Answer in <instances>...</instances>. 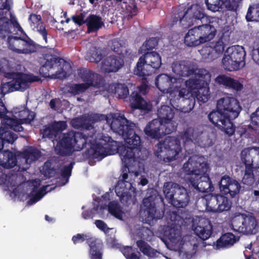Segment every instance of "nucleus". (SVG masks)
<instances>
[{"mask_svg": "<svg viewBox=\"0 0 259 259\" xmlns=\"http://www.w3.org/2000/svg\"><path fill=\"white\" fill-rule=\"evenodd\" d=\"M41 20V16L35 14H31L29 17V24L31 28L35 31H38L42 36L45 42L47 43V32Z\"/></svg>", "mask_w": 259, "mask_h": 259, "instance_id": "nucleus-33", "label": "nucleus"}, {"mask_svg": "<svg viewBox=\"0 0 259 259\" xmlns=\"http://www.w3.org/2000/svg\"><path fill=\"white\" fill-rule=\"evenodd\" d=\"M230 114H208L209 121L229 136L235 132V126L230 119Z\"/></svg>", "mask_w": 259, "mask_h": 259, "instance_id": "nucleus-18", "label": "nucleus"}, {"mask_svg": "<svg viewBox=\"0 0 259 259\" xmlns=\"http://www.w3.org/2000/svg\"><path fill=\"white\" fill-rule=\"evenodd\" d=\"M155 155L165 162H172L177 159L182 151L181 142L178 138L167 136L156 145Z\"/></svg>", "mask_w": 259, "mask_h": 259, "instance_id": "nucleus-6", "label": "nucleus"}, {"mask_svg": "<svg viewBox=\"0 0 259 259\" xmlns=\"http://www.w3.org/2000/svg\"><path fill=\"white\" fill-rule=\"evenodd\" d=\"M8 48L19 54H28L35 51V46L20 37L12 36L8 38Z\"/></svg>", "mask_w": 259, "mask_h": 259, "instance_id": "nucleus-21", "label": "nucleus"}, {"mask_svg": "<svg viewBox=\"0 0 259 259\" xmlns=\"http://www.w3.org/2000/svg\"><path fill=\"white\" fill-rule=\"evenodd\" d=\"M199 52L202 59L206 62H211L218 58L217 54L214 53L212 48L209 46L203 47Z\"/></svg>", "mask_w": 259, "mask_h": 259, "instance_id": "nucleus-50", "label": "nucleus"}, {"mask_svg": "<svg viewBox=\"0 0 259 259\" xmlns=\"http://www.w3.org/2000/svg\"><path fill=\"white\" fill-rule=\"evenodd\" d=\"M172 72L179 77H188L194 75L191 78L198 77V72L201 69H198L197 66L189 61H179L174 62L171 65Z\"/></svg>", "mask_w": 259, "mask_h": 259, "instance_id": "nucleus-13", "label": "nucleus"}, {"mask_svg": "<svg viewBox=\"0 0 259 259\" xmlns=\"http://www.w3.org/2000/svg\"><path fill=\"white\" fill-rule=\"evenodd\" d=\"M225 54L227 55L229 59H232L234 62L239 64V67L242 68L245 65V52L244 48L240 46H234L229 47Z\"/></svg>", "mask_w": 259, "mask_h": 259, "instance_id": "nucleus-26", "label": "nucleus"}, {"mask_svg": "<svg viewBox=\"0 0 259 259\" xmlns=\"http://www.w3.org/2000/svg\"><path fill=\"white\" fill-rule=\"evenodd\" d=\"M209 46L212 48L213 52L217 54V58L224 52L225 49V44L223 38L211 42Z\"/></svg>", "mask_w": 259, "mask_h": 259, "instance_id": "nucleus-54", "label": "nucleus"}, {"mask_svg": "<svg viewBox=\"0 0 259 259\" xmlns=\"http://www.w3.org/2000/svg\"><path fill=\"white\" fill-rule=\"evenodd\" d=\"M166 116L159 118L161 122V128L163 136L169 134L176 131L177 128V123L173 120L175 114H165Z\"/></svg>", "mask_w": 259, "mask_h": 259, "instance_id": "nucleus-35", "label": "nucleus"}, {"mask_svg": "<svg viewBox=\"0 0 259 259\" xmlns=\"http://www.w3.org/2000/svg\"><path fill=\"white\" fill-rule=\"evenodd\" d=\"M109 91L118 98H124L128 94V90L125 84L117 83L110 85Z\"/></svg>", "mask_w": 259, "mask_h": 259, "instance_id": "nucleus-43", "label": "nucleus"}, {"mask_svg": "<svg viewBox=\"0 0 259 259\" xmlns=\"http://www.w3.org/2000/svg\"><path fill=\"white\" fill-rule=\"evenodd\" d=\"M42 171L45 176L50 178L54 177L57 174L56 169L52 167L50 162H46L42 167Z\"/></svg>", "mask_w": 259, "mask_h": 259, "instance_id": "nucleus-60", "label": "nucleus"}, {"mask_svg": "<svg viewBox=\"0 0 259 259\" xmlns=\"http://www.w3.org/2000/svg\"><path fill=\"white\" fill-rule=\"evenodd\" d=\"M123 147L120 150V156L124 164L121 168L122 173L119 177L118 186L115 187V193L119 197L121 203L126 206L135 204L136 189L127 181L128 173H131L130 167L134 166L141 159V150L140 148Z\"/></svg>", "mask_w": 259, "mask_h": 259, "instance_id": "nucleus-2", "label": "nucleus"}, {"mask_svg": "<svg viewBox=\"0 0 259 259\" xmlns=\"http://www.w3.org/2000/svg\"><path fill=\"white\" fill-rule=\"evenodd\" d=\"M241 163L245 167L259 168V147L244 149L240 154Z\"/></svg>", "mask_w": 259, "mask_h": 259, "instance_id": "nucleus-24", "label": "nucleus"}, {"mask_svg": "<svg viewBox=\"0 0 259 259\" xmlns=\"http://www.w3.org/2000/svg\"><path fill=\"white\" fill-rule=\"evenodd\" d=\"M25 160L27 165L25 167H23V169L26 170L29 167V165L32 163L37 160L41 156V154L40 150L36 148L33 146H29L23 150L20 154Z\"/></svg>", "mask_w": 259, "mask_h": 259, "instance_id": "nucleus-31", "label": "nucleus"}, {"mask_svg": "<svg viewBox=\"0 0 259 259\" xmlns=\"http://www.w3.org/2000/svg\"><path fill=\"white\" fill-rule=\"evenodd\" d=\"M24 31L19 25L15 16L11 13V16L6 19H2L0 22V37L4 38L11 37L12 34H18L21 36Z\"/></svg>", "mask_w": 259, "mask_h": 259, "instance_id": "nucleus-15", "label": "nucleus"}, {"mask_svg": "<svg viewBox=\"0 0 259 259\" xmlns=\"http://www.w3.org/2000/svg\"><path fill=\"white\" fill-rule=\"evenodd\" d=\"M158 44L156 38H150L147 40L141 47L140 51L141 53H145L147 51L154 49Z\"/></svg>", "mask_w": 259, "mask_h": 259, "instance_id": "nucleus-57", "label": "nucleus"}, {"mask_svg": "<svg viewBox=\"0 0 259 259\" xmlns=\"http://www.w3.org/2000/svg\"><path fill=\"white\" fill-rule=\"evenodd\" d=\"M195 233L203 240L209 238L212 233V225L208 219H201L194 230Z\"/></svg>", "mask_w": 259, "mask_h": 259, "instance_id": "nucleus-28", "label": "nucleus"}, {"mask_svg": "<svg viewBox=\"0 0 259 259\" xmlns=\"http://www.w3.org/2000/svg\"><path fill=\"white\" fill-rule=\"evenodd\" d=\"M257 168L245 167L244 175L242 180V183L248 186H251L254 182V175L253 171Z\"/></svg>", "mask_w": 259, "mask_h": 259, "instance_id": "nucleus-49", "label": "nucleus"}, {"mask_svg": "<svg viewBox=\"0 0 259 259\" xmlns=\"http://www.w3.org/2000/svg\"><path fill=\"white\" fill-rule=\"evenodd\" d=\"M39 71L45 77L62 79L71 74L72 68L70 64L64 59L52 57L47 60Z\"/></svg>", "mask_w": 259, "mask_h": 259, "instance_id": "nucleus-7", "label": "nucleus"}, {"mask_svg": "<svg viewBox=\"0 0 259 259\" xmlns=\"http://www.w3.org/2000/svg\"><path fill=\"white\" fill-rule=\"evenodd\" d=\"M0 135L1 140L3 141V145L6 143L13 144L18 138V136L14 133L7 130L6 128H0Z\"/></svg>", "mask_w": 259, "mask_h": 259, "instance_id": "nucleus-47", "label": "nucleus"}, {"mask_svg": "<svg viewBox=\"0 0 259 259\" xmlns=\"http://www.w3.org/2000/svg\"><path fill=\"white\" fill-rule=\"evenodd\" d=\"M85 58L90 62L98 63L102 58V50L100 48L93 47L87 52Z\"/></svg>", "mask_w": 259, "mask_h": 259, "instance_id": "nucleus-46", "label": "nucleus"}, {"mask_svg": "<svg viewBox=\"0 0 259 259\" xmlns=\"http://www.w3.org/2000/svg\"><path fill=\"white\" fill-rule=\"evenodd\" d=\"M246 19L247 21H259V5H253L249 8Z\"/></svg>", "mask_w": 259, "mask_h": 259, "instance_id": "nucleus-51", "label": "nucleus"}, {"mask_svg": "<svg viewBox=\"0 0 259 259\" xmlns=\"http://www.w3.org/2000/svg\"><path fill=\"white\" fill-rule=\"evenodd\" d=\"M75 164L74 161L71 162L69 165H64L63 166L60 170V175L62 178H64L66 180V181L63 185H65L67 183H68L69 181V179L71 175L72 170L73 167V166Z\"/></svg>", "mask_w": 259, "mask_h": 259, "instance_id": "nucleus-55", "label": "nucleus"}, {"mask_svg": "<svg viewBox=\"0 0 259 259\" xmlns=\"http://www.w3.org/2000/svg\"><path fill=\"white\" fill-rule=\"evenodd\" d=\"M228 58L227 55L224 54L222 62L225 69L232 71L239 70L241 68L239 66V64H237L232 59H229Z\"/></svg>", "mask_w": 259, "mask_h": 259, "instance_id": "nucleus-53", "label": "nucleus"}, {"mask_svg": "<svg viewBox=\"0 0 259 259\" xmlns=\"http://www.w3.org/2000/svg\"><path fill=\"white\" fill-rule=\"evenodd\" d=\"M228 196L219 194L218 212L229 210L232 205V201Z\"/></svg>", "mask_w": 259, "mask_h": 259, "instance_id": "nucleus-48", "label": "nucleus"}, {"mask_svg": "<svg viewBox=\"0 0 259 259\" xmlns=\"http://www.w3.org/2000/svg\"><path fill=\"white\" fill-rule=\"evenodd\" d=\"M183 80L182 78H177L170 77L166 74L159 75L155 81L156 85L158 89L163 93H169L171 97L177 99L179 91L183 87Z\"/></svg>", "mask_w": 259, "mask_h": 259, "instance_id": "nucleus-10", "label": "nucleus"}, {"mask_svg": "<svg viewBox=\"0 0 259 259\" xmlns=\"http://www.w3.org/2000/svg\"><path fill=\"white\" fill-rule=\"evenodd\" d=\"M180 137L184 143L186 144L190 142H192V139L196 140L198 139V135H195L194 128L188 127L183 133H181Z\"/></svg>", "mask_w": 259, "mask_h": 259, "instance_id": "nucleus-52", "label": "nucleus"}, {"mask_svg": "<svg viewBox=\"0 0 259 259\" xmlns=\"http://www.w3.org/2000/svg\"><path fill=\"white\" fill-rule=\"evenodd\" d=\"M209 169L206 162H201L196 157H190L183 165L189 186L198 192L211 191L213 189V185L209 175L206 174Z\"/></svg>", "mask_w": 259, "mask_h": 259, "instance_id": "nucleus-3", "label": "nucleus"}, {"mask_svg": "<svg viewBox=\"0 0 259 259\" xmlns=\"http://www.w3.org/2000/svg\"><path fill=\"white\" fill-rule=\"evenodd\" d=\"M72 20L78 25L85 23L88 26L89 32L97 31L104 26L102 18L96 15H90L85 18V13H80L79 15L73 16Z\"/></svg>", "mask_w": 259, "mask_h": 259, "instance_id": "nucleus-17", "label": "nucleus"}, {"mask_svg": "<svg viewBox=\"0 0 259 259\" xmlns=\"http://www.w3.org/2000/svg\"><path fill=\"white\" fill-rule=\"evenodd\" d=\"M143 215L145 221L150 223L153 220L162 219L164 215L163 210H158L155 205V197L150 195L143 200Z\"/></svg>", "mask_w": 259, "mask_h": 259, "instance_id": "nucleus-16", "label": "nucleus"}, {"mask_svg": "<svg viewBox=\"0 0 259 259\" xmlns=\"http://www.w3.org/2000/svg\"><path fill=\"white\" fill-rule=\"evenodd\" d=\"M219 185L222 194L231 198L238 197L241 189L239 182L228 175H224L221 177Z\"/></svg>", "mask_w": 259, "mask_h": 259, "instance_id": "nucleus-14", "label": "nucleus"}, {"mask_svg": "<svg viewBox=\"0 0 259 259\" xmlns=\"http://www.w3.org/2000/svg\"><path fill=\"white\" fill-rule=\"evenodd\" d=\"M123 59L121 56L110 55L103 59L98 67L103 72H116L123 65Z\"/></svg>", "mask_w": 259, "mask_h": 259, "instance_id": "nucleus-23", "label": "nucleus"}, {"mask_svg": "<svg viewBox=\"0 0 259 259\" xmlns=\"http://www.w3.org/2000/svg\"><path fill=\"white\" fill-rule=\"evenodd\" d=\"M163 193L165 198L175 207L176 210L169 211V219L174 225L183 224L184 218L182 210L179 208H185L190 201V196L187 190L182 186L173 182H166L164 184Z\"/></svg>", "mask_w": 259, "mask_h": 259, "instance_id": "nucleus-5", "label": "nucleus"}, {"mask_svg": "<svg viewBox=\"0 0 259 259\" xmlns=\"http://www.w3.org/2000/svg\"><path fill=\"white\" fill-rule=\"evenodd\" d=\"M161 65V57L159 54L152 51L145 53L141 57L135 69V73L138 76L149 75L159 68Z\"/></svg>", "mask_w": 259, "mask_h": 259, "instance_id": "nucleus-8", "label": "nucleus"}, {"mask_svg": "<svg viewBox=\"0 0 259 259\" xmlns=\"http://www.w3.org/2000/svg\"><path fill=\"white\" fill-rule=\"evenodd\" d=\"M39 80L38 76L32 74L17 73L14 75L12 80L2 84L1 91L5 94L15 91H23L29 88L31 82Z\"/></svg>", "mask_w": 259, "mask_h": 259, "instance_id": "nucleus-9", "label": "nucleus"}, {"mask_svg": "<svg viewBox=\"0 0 259 259\" xmlns=\"http://www.w3.org/2000/svg\"><path fill=\"white\" fill-rule=\"evenodd\" d=\"M67 127L66 121H60L54 122L48 126H45L44 128L40 130V133L42 135V138H48L49 139H54L53 142L55 144L56 139L58 138L61 132L65 130Z\"/></svg>", "mask_w": 259, "mask_h": 259, "instance_id": "nucleus-25", "label": "nucleus"}, {"mask_svg": "<svg viewBox=\"0 0 259 259\" xmlns=\"http://www.w3.org/2000/svg\"><path fill=\"white\" fill-rule=\"evenodd\" d=\"M71 133L72 136L74 135L72 140L74 151H80L86 146L88 137L80 132L71 131Z\"/></svg>", "mask_w": 259, "mask_h": 259, "instance_id": "nucleus-38", "label": "nucleus"}, {"mask_svg": "<svg viewBox=\"0 0 259 259\" xmlns=\"http://www.w3.org/2000/svg\"><path fill=\"white\" fill-rule=\"evenodd\" d=\"M198 73V78H190L183 82V87L179 91L178 98L189 99L196 97L199 101H208L210 97L208 84L211 75L206 69H201Z\"/></svg>", "mask_w": 259, "mask_h": 259, "instance_id": "nucleus-4", "label": "nucleus"}, {"mask_svg": "<svg viewBox=\"0 0 259 259\" xmlns=\"http://www.w3.org/2000/svg\"><path fill=\"white\" fill-rule=\"evenodd\" d=\"M236 236L231 233L223 234L217 241L216 246L218 249L229 248L236 242Z\"/></svg>", "mask_w": 259, "mask_h": 259, "instance_id": "nucleus-39", "label": "nucleus"}, {"mask_svg": "<svg viewBox=\"0 0 259 259\" xmlns=\"http://www.w3.org/2000/svg\"><path fill=\"white\" fill-rule=\"evenodd\" d=\"M70 123L74 128L77 129L83 128L87 130H90V128L93 127L91 123H86L85 121L79 118L72 119Z\"/></svg>", "mask_w": 259, "mask_h": 259, "instance_id": "nucleus-56", "label": "nucleus"}, {"mask_svg": "<svg viewBox=\"0 0 259 259\" xmlns=\"http://www.w3.org/2000/svg\"><path fill=\"white\" fill-rule=\"evenodd\" d=\"M109 47L113 52L116 53L119 56L124 59H132L135 55L131 50L127 49L125 46L122 45L121 42L117 39H113L109 42Z\"/></svg>", "mask_w": 259, "mask_h": 259, "instance_id": "nucleus-32", "label": "nucleus"}, {"mask_svg": "<svg viewBox=\"0 0 259 259\" xmlns=\"http://www.w3.org/2000/svg\"><path fill=\"white\" fill-rule=\"evenodd\" d=\"M136 244L140 250L150 258L156 257L159 253L156 249L152 248L144 240H138Z\"/></svg>", "mask_w": 259, "mask_h": 259, "instance_id": "nucleus-40", "label": "nucleus"}, {"mask_svg": "<svg viewBox=\"0 0 259 259\" xmlns=\"http://www.w3.org/2000/svg\"><path fill=\"white\" fill-rule=\"evenodd\" d=\"M146 88L142 85L135 91L131 95L130 98V105L133 109H138L146 112L152 111L153 106L151 103L142 98V95L146 93Z\"/></svg>", "mask_w": 259, "mask_h": 259, "instance_id": "nucleus-19", "label": "nucleus"}, {"mask_svg": "<svg viewBox=\"0 0 259 259\" xmlns=\"http://www.w3.org/2000/svg\"><path fill=\"white\" fill-rule=\"evenodd\" d=\"M206 209L213 212H218L219 194L209 195L205 198Z\"/></svg>", "mask_w": 259, "mask_h": 259, "instance_id": "nucleus-44", "label": "nucleus"}, {"mask_svg": "<svg viewBox=\"0 0 259 259\" xmlns=\"http://www.w3.org/2000/svg\"><path fill=\"white\" fill-rule=\"evenodd\" d=\"M258 223L255 217L251 215H245L243 222V234H255L256 233Z\"/></svg>", "mask_w": 259, "mask_h": 259, "instance_id": "nucleus-37", "label": "nucleus"}, {"mask_svg": "<svg viewBox=\"0 0 259 259\" xmlns=\"http://www.w3.org/2000/svg\"><path fill=\"white\" fill-rule=\"evenodd\" d=\"M244 213H238L234 215L231 219L230 225L235 232L242 233L243 230V222L245 219Z\"/></svg>", "mask_w": 259, "mask_h": 259, "instance_id": "nucleus-42", "label": "nucleus"}, {"mask_svg": "<svg viewBox=\"0 0 259 259\" xmlns=\"http://www.w3.org/2000/svg\"><path fill=\"white\" fill-rule=\"evenodd\" d=\"M26 118L17 119L14 118H10L7 114H0V118H3L2 121V126L0 128H6L7 130L10 129L16 132H22L24 128L22 124H31V122L34 119L36 114H27Z\"/></svg>", "mask_w": 259, "mask_h": 259, "instance_id": "nucleus-20", "label": "nucleus"}, {"mask_svg": "<svg viewBox=\"0 0 259 259\" xmlns=\"http://www.w3.org/2000/svg\"><path fill=\"white\" fill-rule=\"evenodd\" d=\"M90 247L89 256L91 259H102L103 243L102 241L95 237L87 239Z\"/></svg>", "mask_w": 259, "mask_h": 259, "instance_id": "nucleus-27", "label": "nucleus"}, {"mask_svg": "<svg viewBox=\"0 0 259 259\" xmlns=\"http://www.w3.org/2000/svg\"><path fill=\"white\" fill-rule=\"evenodd\" d=\"M16 154L9 150L0 152V165L4 168H11L17 165Z\"/></svg>", "mask_w": 259, "mask_h": 259, "instance_id": "nucleus-34", "label": "nucleus"}, {"mask_svg": "<svg viewBox=\"0 0 259 259\" xmlns=\"http://www.w3.org/2000/svg\"><path fill=\"white\" fill-rule=\"evenodd\" d=\"M185 42L189 46H197L202 43L196 27L189 30L185 37Z\"/></svg>", "mask_w": 259, "mask_h": 259, "instance_id": "nucleus-41", "label": "nucleus"}, {"mask_svg": "<svg viewBox=\"0 0 259 259\" xmlns=\"http://www.w3.org/2000/svg\"><path fill=\"white\" fill-rule=\"evenodd\" d=\"M180 23L184 27H188L197 21L206 20L203 9L198 5H193L186 11L179 14Z\"/></svg>", "mask_w": 259, "mask_h": 259, "instance_id": "nucleus-11", "label": "nucleus"}, {"mask_svg": "<svg viewBox=\"0 0 259 259\" xmlns=\"http://www.w3.org/2000/svg\"><path fill=\"white\" fill-rule=\"evenodd\" d=\"M121 7L128 16H133L136 13V6L133 2H130L128 4H127V0H126L123 2Z\"/></svg>", "mask_w": 259, "mask_h": 259, "instance_id": "nucleus-61", "label": "nucleus"}, {"mask_svg": "<svg viewBox=\"0 0 259 259\" xmlns=\"http://www.w3.org/2000/svg\"><path fill=\"white\" fill-rule=\"evenodd\" d=\"M232 78L225 75H220L215 78V81L224 86L229 87L231 83Z\"/></svg>", "mask_w": 259, "mask_h": 259, "instance_id": "nucleus-64", "label": "nucleus"}, {"mask_svg": "<svg viewBox=\"0 0 259 259\" xmlns=\"http://www.w3.org/2000/svg\"><path fill=\"white\" fill-rule=\"evenodd\" d=\"M108 209L111 214L119 220H122L124 213L119 204L114 201H111L108 205Z\"/></svg>", "mask_w": 259, "mask_h": 259, "instance_id": "nucleus-45", "label": "nucleus"}, {"mask_svg": "<svg viewBox=\"0 0 259 259\" xmlns=\"http://www.w3.org/2000/svg\"><path fill=\"white\" fill-rule=\"evenodd\" d=\"M205 3L209 10L213 11H218L222 6L221 0H205Z\"/></svg>", "mask_w": 259, "mask_h": 259, "instance_id": "nucleus-62", "label": "nucleus"}, {"mask_svg": "<svg viewBox=\"0 0 259 259\" xmlns=\"http://www.w3.org/2000/svg\"><path fill=\"white\" fill-rule=\"evenodd\" d=\"M202 43L208 41L215 36L216 29L210 24L199 25L196 27Z\"/></svg>", "mask_w": 259, "mask_h": 259, "instance_id": "nucleus-36", "label": "nucleus"}, {"mask_svg": "<svg viewBox=\"0 0 259 259\" xmlns=\"http://www.w3.org/2000/svg\"><path fill=\"white\" fill-rule=\"evenodd\" d=\"M161 128V122L159 118H156L149 122L145 127L144 131L146 135L153 139L159 140L163 136Z\"/></svg>", "mask_w": 259, "mask_h": 259, "instance_id": "nucleus-29", "label": "nucleus"}, {"mask_svg": "<svg viewBox=\"0 0 259 259\" xmlns=\"http://www.w3.org/2000/svg\"><path fill=\"white\" fill-rule=\"evenodd\" d=\"M71 131L59 135L55 141L54 150L56 154L61 156H69L74 152Z\"/></svg>", "mask_w": 259, "mask_h": 259, "instance_id": "nucleus-12", "label": "nucleus"}, {"mask_svg": "<svg viewBox=\"0 0 259 259\" xmlns=\"http://www.w3.org/2000/svg\"><path fill=\"white\" fill-rule=\"evenodd\" d=\"M78 75L80 79L89 88L97 86L101 80V77L98 74L86 68L79 70Z\"/></svg>", "mask_w": 259, "mask_h": 259, "instance_id": "nucleus-30", "label": "nucleus"}, {"mask_svg": "<svg viewBox=\"0 0 259 259\" xmlns=\"http://www.w3.org/2000/svg\"><path fill=\"white\" fill-rule=\"evenodd\" d=\"M46 187L47 186H43L39 191L36 192L34 195H32L28 201V204L32 205L40 200L46 193Z\"/></svg>", "mask_w": 259, "mask_h": 259, "instance_id": "nucleus-58", "label": "nucleus"}, {"mask_svg": "<svg viewBox=\"0 0 259 259\" xmlns=\"http://www.w3.org/2000/svg\"><path fill=\"white\" fill-rule=\"evenodd\" d=\"M111 128L116 130L124 138L126 146L118 147L116 141L109 136H103L99 141L92 144L91 148L86 151L89 158L101 160L108 155H112L118 152L120 154L121 148H140L141 144V138L135 130V124H122L117 119L113 120L111 123Z\"/></svg>", "mask_w": 259, "mask_h": 259, "instance_id": "nucleus-1", "label": "nucleus"}, {"mask_svg": "<svg viewBox=\"0 0 259 259\" xmlns=\"http://www.w3.org/2000/svg\"><path fill=\"white\" fill-rule=\"evenodd\" d=\"M242 0H224V7L229 11H235L237 10Z\"/></svg>", "mask_w": 259, "mask_h": 259, "instance_id": "nucleus-59", "label": "nucleus"}, {"mask_svg": "<svg viewBox=\"0 0 259 259\" xmlns=\"http://www.w3.org/2000/svg\"><path fill=\"white\" fill-rule=\"evenodd\" d=\"M88 88H89V87L88 85L82 83L73 84L70 87V90L72 94H79L83 93Z\"/></svg>", "mask_w": 259, "mask_h": 259, "instance_id": "nucleus-63", "label": "nucleus"}, {"mask_svg": "<svg viewBox=\"0 0 259 259\" xmlns=\"http://www.w3.org/2000/svg\"><path fill=\"white\" fill-rule=\"evenodd\" d=\"M216 110L219 113H239L241 107L237 99L233 97L226 96L218 100Z\"/></svg>", "mask_w": 259, "mask_h": 259, "instance_id": "nucleus-22", "label": "nucleus"}]
</instances>
